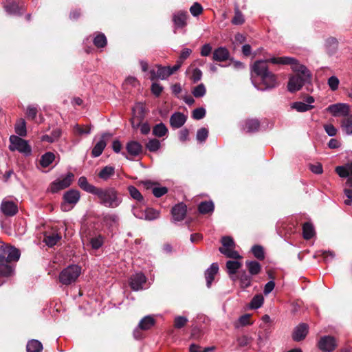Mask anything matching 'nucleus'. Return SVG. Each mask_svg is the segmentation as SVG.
I'll use <instances>...</instances> for the list:
<instances>
[{
    "label": "nucleus",
    "instance_id": "obj_1",
    "mask_svg": "<svg viewBox=\"0 0 352 352\" xmlns=\"http://www.w3.org/2000/svg\"><path fill=\"white\" fill-rule=\"evenodd\" d=\"M21 256L20 251L10 245L0 247V277H9L14 274L12 262H16Z\"/></svg>",
    "mask_w": 352,
    "mask_h": 352
},
{
    "label": "nucleus",
    "instance_id": "obj_2",
    "mask_svg": "<svg viewBox=\"0 0 352 352\" xmlns=\"http://www.w3.org/2000/svg\"><path fill=\"white\" fill-rule=\"evenodd\" d=\"M93 195L97 197L101 205L107 208H115L122 203V198L118 192L113 187L105 188L97 187Z\"/></svg>",
    "mask_w": 352,
    "mask_h": 352
},
{
    "label": "nucleus",
    "instance_id": "obj_3",
    "mask_svg": "<svg viewBox=\"0 0 352 352\" xmlns=\"http://www.w3.org/2000/svg\"><path fill=\"white\" fill-rule=\"evenodd\" d=\"M270 61L272 64L277 65H289L291 66L293 72L298 75H303L305 77H311V74L308 69L303 65L300 64L299 62L292 57L283 56V57H272L270 58Z\"/></svg>",
    "mask_w": 352,
    "mask_h": 352
},
{
    "label": "nucleus",
    "instance_id": "obj_4",
    "mask_svg": "<svg viewBox=\"0 0 352 352\" xmlns=\"http://www.w3.org/2000/svg\"><path fill=\"white\" fill-rule=\"evenodd\" d=\"M81 274V267L78 265H70L64 268L59 274L58 280L65 285H71L76 281Z\"/></svg>",
    "mask_w": 352,
    "mask_h": 352
},
{
    "label": "nucleus",
    "instance_id": "obj_5",
    "mask_svg": "<svg viewBox=\"0 0 352 352\" xmlns=\"http://www.w3.org/2000/svg\"><path fill=\"white\" fill-rule=\"evenodd\" d=\"M10 144L9 149L11 151H17L25 156H29L32 153L31 146L28 144V141L22 139L17 135H10L9 138Z\"/></svg>",
    "mask_w": 352,
    "mask_h": 352
},
{
    "label": "nucleus",
    "instance_id": "obj_6",
    "mask_svg": "<svg viewBox=\"0 0 352 352\" xmlns=\"http://www.w3.org/2000/svg\"><path fill=\"white\" fill-rule=\"evenodd\" d=\"M80 198V192L78 190L70 189L63 195V201L60 204V208L64 212L71 210L79 201Z\"/></svg>",
    "mask_w": 352,
    "mask_h": 352
},
{
    "label": "nucleus",
    "instance_id": "obj_7",
    "mask_svg": "<svg viewBox=\"0 0 352 352\" xmlns=\"http://www.w3.org/2000/svg\"><path fill=\"white\" fill-rule=\"evenodd\" d=\"M179 69V65H175L173 67H162L161 65H157V71L154 69L150 71L151 80L162 79L164 80L172 75L174 72Z\"/></svg>",
    "mask_w": 352,
    "mask_h": 352
},
{
    "label": "nucleus",
    "instance_id": "obj_8",
    "mask_svg": "<svg viewBox=\"0 0 352 352\" xmlns=\"http://www.w3.org/2000/svg\"><path fill=\"white\" fill-rule=\"evenodd\" d=\"M74 178V175L72 173H68L63 179H58L51 183L48 188V191L56 193L60 190L69 187Z\"/></svg>",
    "mask_w": 352,
    "mask_h": 352
},
{
    "label": "nucleus",
    "instance_id": "obj_9",
    "mask_svg": "<svg viewBox=\"0 0 352 352\" xmlns=\"http://www.w3.org/2000/svg\"><path fill=\"white\" fill-rule=\"evenodd\" d=\"M311 77H305L303 75L296 74L289 78L288 82V90L290 92H295L302 88L306 81Z\"/></svg>",
    "mask_w": 352,
    "mask_h": 352
},
{
    "label": "nucleus",
    "instance_id": "obj_10",
    "mask_svg": "<svg viewBox=\"0 0 352 352\" xmlns=\"http://www.w3.org/2000/svg\"><path fill=\"white\" fill-rule=\"evenodd\" d=\"M318 346L324 352H331L336 347V342L333 337L325 336L320 339Z\"/></svg>",
    "mask_w": 352,
    "mask_h": 352
},
{
    "label": "nucleus",
    "instance_id": "obj_11",
    "mask_svg": "<svg viewBox=\"0 0 352 352\" xmlns=\"http://www.w3.org/2000/svg\"><path fill=\"white\" fill-rule=\"evenodd\" d=\"M146 278L143 273H136L130 278V286L133 291H139L143 289V285L146 283Z\"/></svg>",
    "mask_w": 352,
    "mask_h": 352
},
{
    "label": "nucleus",
    "instance_id": "obj_12",
    "mask_svg": "<svg viewBox=\"0 0 352 352\" xmlns=\"http://www.w3.org/2000/svg\"><path fill=\"white\" fill-rule=\"evenodd\" d=\"M327 111L330 112L333 116H348L349 111V105L344 103H338L329 105Z\"/></svg>",
    "mask_w": 352,
    "mask_h": 352
},
{
    "label": "nucleus",
    "instance_id": "obj_13",
    "mask_svg": "<svg viewBox=\"0 0 352 352\" xmlns=\"http://www.w3.org/2000/svg\"><path fill=\"white\" fill-rule=\"evenodd\" d=\"M187 212V208L185 204L179 203L173 207L171 214L174 221H181L184 219Z\"/></svg>",
    "mask_w": 352,
    "mask_h": 352
},
{
    "label": "nucleus",
    "instance_id": "obj_14",
    "mask_svg": "<svg viewBox=\"0 0 352 352\" xmlns=\"http://www.w3.org/2000/svg\"><path fill=\"white\" fill-rule=\"evenodd\" d=\"M3 8L6 12L12 15H20L21 10H23V6H19L16 0H6L4 2Z\"/></svg>",
    "mask_w": 352,
    "mask_h": 352
},
{
    "label": "nucleus",
    "instance_id": "obj_15",
    "mask_svg": "<svg viewBox=\"0 0 352 352\" xmlns=\"http://www.w3.org/2000/svg\"><path fill=\"white\" fill-rule=\"evenodd\" d=\"M0 210L6 216H14L18 212V207L12 201L3 199L1 202Z\"/></svg>",
    "mask_w": 352,
    "mask_h": 352
},
{
    "label": "nucleus",
    "instance_id": "obj_16",
    "mask_svg": "<svg viewBox=\"0 0 352 352\" xmlns=\"http://www.w3.org/2000/svg\"><path fill=\"white\" fill-rule=\"evenodd\" d=\"M270 59L256 60L252 66V71L261 77L270 72V71L267 66V63H271Z\"/></svg>",
    "mask_w": 352,
    "mask_h": 352
},
{
    "label": "nucleus",
    "instance_id": "obj_17",
    "mask_svg": "<svg viewBox=\"0 0 352 352\" xmlns=\"http://www.w3.org/2000/svg\"><path fill=\"white\" fill-rule=\"evenodd\" d=\"M306 103L302 102H295L292 104V108L296 109L298 112H305L312 109L314 107L311 104L315 100L313 96L307 97Z\"/></svg>",
    "mask_w": 352,
    "mask_h": 352
},
{
    "label": "nucleus",
    "instance_id": "obj_18",
    "mask_svg": "<svg viewBox=\"0 0 352 352\" xmlns=\"http://www.w3.org/2000/svg\"><path fill=\"white\" fill-rule=\"evenodd\" d=\"M109 137H111V134L107 133L102 135L100 140L95 144L91 151V155L94 157H99L102 153L107 146L106 138Z\"/></svg>",
    "mask_w": 352,
    "mask_h": 352
},
{
    "label": "nucleus",
    "instance_id": "obj_19",
    "mask_svg": "<svg viewBox=\"0 0 352 352\" xmlns=\"http://www.w3.org/2000/svg\"><path fill=\"white\" fill-rule=\"evenodd\" d=\"M102 223L108 229H112L113 227H117L119 224V217L114 213L103 214L102 217Z\"/></svg>",
    "mask_w": 352,
    "mask_h": 352
},
{
    "label": "nucleus",
    "instance_id": "obj_20",
    "mask_svg": "<svg viewBox=\"0 0 352 352\" xmlns=\"http://www.w3.org/2000/svg\"><path fill=\"white\" fill-rule=\"evenodd\" d=\"M188 13L180 10L173 14V21L176 28H182L187 24Z\"/></svg>",
    "mask_w": 352,
    "mask_h": 352
},
{
    "label": "nucleus",
    "instance_id": "obj_21",
    "mask_svg": "<svg viewBox=\"0 0 352 352\" xmlns=\"http://www.w3.org/2000/svg\"><path fill=\"white\" fill-rule=\"evenodd\" d=\"M133 118L131 119L133 127H136L139 125L140 121L144 116V108L142 104H138L133 108Z\"/></svg>",
    "mask_w": 352,
    "mask_h": 352
},
{
    "label": "nucleus",
    "instance_id": "obj_22",
    "mask_svg": "<svg viewBox=\"0 0 352 352\" xmlns=\"http://www.w3.org/2000/svg\"><path fill=\"white\" fill-rule=\"evenodd\" d=\"M230 58V52L227 48L219 47L215 49L212 53V60L217 62H223Z\"/></svg>",
    "mask_w": 352,
    "mask_h": 352
},
{
    "label": "nucleus",
    "instance_id": "obj_23",
    "mask_svg": "<svg viewBox=\"0 0 352 352\" xmlns=\"http://www.w3.org/2000/svg\"><path fill=\"white\" fill-rule=\"evenodd\" d=\"M186 121V116L180 112L173 113L170 118V126L174 129L182 127Z\"/></svg>",
    "mask_w": 352,
    "mask_h": 352
},
{
    "label": "nucleus",
    "instance_id": "obj_24",
    "mask_svg": "<svg viewBox=\"0 0 352 352\" xmlns=\"http://www.w3.org/2000/svg\"><path fill=\"white\" fill-rule=\"evenodd\" d=\"M219 265L217 263H212L209 268L205 272V278L206 280V285L210 287L212 281L214 279V276L218 273Z\"/></svg>",
    "mask_w": 352,
    "mask_h": 352
},
{
    "label": "nucleus",
    "instance_id": "obj_25",
    "mask_svg": "<svg viewBox=\"0 0 352 352\" xmlns=\"http://www.w3.org/2000/svg\"><path fill=\"white\" fill-rule=\"evenodd\" d=\"M127 154L131 157L138 156L142 151V146L136 141H130L126 145Z\"/></svg>",
    "mask_w": 352,
    "mask_h": 352
},
{
    "label": "nucleus",
    "instance_id": "obj_26",
    "mask_svg": "<svg viewBox=\"0 0 352 352\" xmlns=\"http://www.w3.org/2000/svg\"><path fill=\"white\" fill-rule=\"evenodd\" d=\"M308 333V325L302 323L297 326L293 333V339L295 341L299 342L303 340Z\"/></svg>",
    "mask_w": 352,
    "mask_h": 352
},
{
    "label": "nucleus",
    "instance_id": "obj_27",
    "mask_svg": "<svg viewBox=\"0 0 352 352\" xmlns=\"http://www.w3.org/2000/svg\"><path fill=\"white\" fill-rule=\"evenodd\" d=\"M261 80L266 89L274 88L278 85L276 76L271 72L261 76Z\"/></svg>",
    "mask_w": 352,
    "mask_h": 352
},
{
    "label": "nucleus",
    "instance_id": "obj_28",
    "mask_svg": "<svg viewBox=\"0 0 352 352\" xmlns=\"http://www.w3.org/2000/svg\"><path fill=\"white\" fill-rule=\"evenodd\" d=\"M61 239V235L56 232H46L43 241L48 247H53Z\"/></svg>",
    "mask_w": 352,
    "mask_h": 352
},
{
    "label": "nucleus",
    "instance_id": "obj_29",
    "mask_svg": "<svg viewBox=\"0 0 352 352\" xmlns=\"http://www.w3.org/2000/svg\"><path fill=\"white\" fill-rule=\"evenodd\" d=\"M260 126V122L256 119H249L245 120L243 125L242 129L247 133H253L258 130Z\"/></svg>",
    "mask_w": 352,
    "mask_h": 352
},
{
    "label": "nucleus",
    "instance_id": "obj_30",
    "mask_svg": "<svg viewBox=\"0 0 352 352\" xmlns=\"http://www.w3.org/2000/svg\"><path fill=\"white\" fill-rule=\"evenodd\" d=\"M78 184L81 189L92 195L97 188L96 186L89 184L87 179L84 176L79 177Z\"/></svg>",
    "mask_w": 352,
    "mask_h": 352
},
{
    "label": "nucleus",
    "instance_id": "obj_31",
    "mask_svg": "<svg viewBox=\"0 0 352 352\" xmlns=\"http://www.w3.org/2000/svg\"><path fill=\"white\" fill-rule=\"evenodd\" d=\"M341 129L346 135H352V115H348L342 119Z\"/></svg>",
    "mask_w": 352,
    "mask_h": 352
},
{
    "label": "nucleus",
    "instance_id": "obj_32",
    "mask_svg": "<svg viewBox=\"0 0 352 352\" xmlns=\"http://www.w3.org/2000/svg\"><path fill=\"white\" fill-rule=\"evenodd\" d=\"M155 323V319L151 316H146L144 317L138 324V328L142 330H148Z\"/></svg>",
    "mask_w": 352,
    "mask_h": 352
},
{
    "label": "nucleus",
    "instance_id": "obj_33",
    "mask_svg": "<svg viewBox=\"0 0 352 352\" xmlns=\"http://www.w3.org/2000/svg\"><path fill=\"white\" fill-rule=\"evenodd\" d=\"M214 209V206L212 201H201L198 206L199 212L203 214L212 213Z\"/></svg>",
    "mask_w": 352,
    "mask_h": 352
},
{
    "label": "nucleus",
    "instance_id": "obj_34",
    "mask_svg": "<svg viewBox=\"0 0 352 352\" xmlns=\"http://www.w3.org/2000/svg\"><path fill=\"white\" fill-rule=\"evenodd\" d=\"M115 174V168L111 166H106L98 173V177L104 181H107Z\"/></svg>",
    "mask_w": 352,
    "mask_h": 352
},
{
    "label": "nucleus",
    "instance_id": "obj_35",
    "mask_svg": "<svg viewBox=\"0 0 352 352\" xmlns=\"http://www.w3.org/2000/svg\"><path fill=\"white\" fill-rule=\"evenodd\" d=\"M235 248H219V252L228 258L239 259L241 258V256L237 251L234 250Z\"/></svg>",
    "mask_w": 352,
    "mask_h": 352
},
{
    "label": "nucleus",
    "instance_id": "obj_36",
    "mask_svg": "<svg viewBox=\"0 0 352 352\" xmlns=\"http://www.w3.org/2000/svg\"><path fill=\"white\" fill-rule=\"evenodd\" d=\"M315 234V230L314 226L309 223L306 222L302 226V236L305 239L309 240L311 239Z\"/></svg>",
    "mask_w": 352,
    "mask_h": 352
},
{
    "label": "nucleus",
    "instance_id": "obj_37",
    "mask_svg": "<svg viewBox=\"0 0 352 352\" xmlns=\"http://www.w3.org/2000/svg\"><path fill=\"white\" fill-rule=\"evenodd\" d=\"M55 160V155L52 152L43 154L40 160V164L43 168L48 167Z\"/></svg>",
    "mask_w": 352,
    "mask_h": 352
},
{
    "label": "nucleus",
    "instance_id": "obj_38",
    "mask_svg": "<svg viewBox=\"0 0 352 352\" xmlns=\"http://www.w3.org/2000/svg\"><path fill=\"white\" fill-rule=\"evenodd\" d=\"M15 133L21 137H25L27 135L26 123L24 119H19L14 126Z\"/></svg>",
    "mask_w": 352,
    "mask_h": 352
},
{
    "label": "nucleus",
    "instance_id": "obj_39",
    "mask_svg": "<svg viewBox=\"0 0 352 352\" xmlns=\"http://www.w3.org/2000/svg\"><path fill=\"white\" fill-rule=\"evenodd\" d=\"M27 352H41L43 344L37 340L29 341L26 346Z\"/></svg>",
    "mask_w": 352,
    "mask_h": 352
},
{
    "label": "nucleus",
    "instance_id": "obj_40",
    "mask_svg": "<svg viewBox=\"0 0 352 352\" xmlns=\"http://www.w3.org/2000/svg\"><path fill=\"white\" fill-rule=\"evenodd\" d=\"M245 265L251 275H256L261 272V266L257 261H247Z\"/></svg>",
    "mask_w": 352,
    "mask_h": 352
},
{
    "label": "nucleus",
    "instance_id": "obj_41",
    "mask_svg": "<svg viewBox=\"0 0 352 352\" xmlns=\"http://www.w3.org/2000/svg\"><path fill=\"white\" fill-rule=\"evenodd\" d=\"M325 47L329 54H334L338 48V41L335 38H329L326 40Z\"/></svg>",
    "mask_w": 352,
    "mask_h": 352
},
{
    "label": "nucleus",
    "instance_id": "obj_42",
    "mask_svg": "<svg viewBox=\"0 0 352 352\" xmlns=\"http://www.w3.org/2000/svg\"><path fill=\"white\" fill-rule=\"evenodd\" d=\"M92 249L98 250L104 243V237L101 234L91 238L89 241Z\"/></svg>",
    "mask_w": 352,
    "mask_h": 352
},
{
    "label": "nucleus",
    "instance_id": "obj_43",
    "mask_svg": "<svg viewBox=\"0 0 352 352\" xmlns=\"http://www.w3.org/2000/svg\"><path fill=\"white\" fill-rule=\"evenodd\" d=\"M167 132L168 129L163 123L156 124L153 129V134L159 138L164 136Z\"/></svg>",
    "mask_w": 352,
    "mask_h": 352
},
{
    "label": "nucleus",
    "instance_id": "obj_44",
    "mask_svg": "<svg viewBox=\"0 0 352 352\" xmlns=\"http://www.w3.org/2000/svg\"><path fill=\"white\" fill-rule=\"evenodd\" d=\"M336 173L340 177L343 178H347L348 177L352 175V172L349 169V164L346 166H340L336 168Z\"/></svg>",
    "mask_w": 352,
    "mask_h": 352
},
{
    "label": "nucleus",
    "instance_id": "obj_45",
    "mask_svg": "<svg viewBox=\"0 0 352 352\" xmlns=\"http://www.w3.org/2000/svg\"><path fill=\"white\" fill-rule=\"evenodd\" d=\"M264 302V298L262 294H257L252 299L250 307L252 309L260 308Z\"/></svg>",
    "mask_w": 352,
    "mask_h": 352
},
{
    "label": "nucleus",
    "instance_id": "obj_46",
    "mask_svg": "<svg viewBox=\"0 0 352 352\" xmlns=\"http://www.w3.org/2000/svg\"><path fill=\"white\" fill-rule=\"evenodd\" d=\"M245 22L244 16L236 6L234 8V16L232 19V23L236 25H242Z\"/></svg>",
    "mask_w": 352,
    "mask_h": 352
},
{
    "label": "nucleus",
    "instance_id": "obj_47",
    "mask_svg": "<svg viewBox=\"0 0 352 352\" xmlns=\"http://www.w3.org/2000/svg\"><path fill=\"white\" fill-rule=\"evenodd\" d=\"M74 133L78 135H89L91 133V126H85V127H82V126L76 124L74 126Z\"/></svg>",
    "mask_w": 352,
    "mask_h": 352
},
{
    "label": "nucleus",
    "instance_id": "obj_48",
    "mask_svg": "<svg viewBox=\"0 0 352 352\" xmlns=\"http://www.w3.org/2000/svg\"><path fill=\"white\" fill-rule=\"evenodd\" d=\"M160 216V212L151 208H146L144 212V219L152 221L157 219Z\"/></svg>",
    "mask_w": 352,
    "mask_h": 352
},
{
    "label": "nucleus",
    "instance_id": "obj_49",
    "mask_svg": "<svg viewBox=\"0 0 352 352\" xmlns=\"http://www.w3.org/2000/svg\"><path fill=\"white\" fill-rule=\"evenodd\" d=\"M241 267V263L237 261H228L226 263V267L230 274H235Z\"/></svg>",
    "mask_w": 352,
    "mask_h": 352
},
{
    "label": "nucleus",
    "instance_id": "obj_50",
    "mask_svg": "<svg viewBox=\"0 0 352 352\" xmlns=\"http://www.w3.org/2000/svg\"><path fill=\"white\" fill-rule=\"evenodd\" d=\"M240 286L245 289L251 285L252 277L248 275L245 272H243L239 276Z\"/></svg>",
    "mask_w": 352,
    "mask_h": 352
},
{
    "label": "nucleus",
    "instance_id": "obj_51",
    "mask_svg": "<svg viewBox=\"0 0 352 352\" xmlns=\"http://www.w3.org/2000/svg\"><path fill=\"white\" fill-rule=\"evenodd\" d=\"M188 322V319L185 316H177L174 318V327L179 329L184 327Z\"/></svg>",
    "mask_w": 352,
    "mask_h": 352
},
{
    "label": "nucleus",
    "instance_id": "obj_52",
    "mask_svg": "<svg viewBox=\"0 0 352 352\" xmlns=\"http://www.w3.org/2000/svg\"><path fill=\"white\" fill-rule=\"evenodd\" d=\"M107 38L105 35L102 33L98 34L94 38V44L97 47H104L107 45Z\"/></svg>",
    "mask_w": 352,
    "mask_h": 352
},
{
    "label": "nucleus",
    "instance_id": "obj_53",
    "mask_svg": "<svg viewBox=\"0 0 352 352\" xmlns=\"http://www.w3.org/2000/svg\"><path fill=\"white\" fill-rule=\"evenodd\" d=\"M252 252L258 260H263L265 258L264 250L262 246L255 245L252 248Z\"/></svg>",
    "mask_w": 352,
    "mask_h": 352
},
{
    "label": "nucleus",
    "instance_id": "obj_54",
    "mask_svg": "<svg viewBox=\"0 0 352 352\" xmlns=\"http://www.w3.org/2000/svg\"><path fill=\"white\" fill-rule=\"evenodd\" d=\"M128 190H129V192L131 197L133 199H134L138 201H142L143 200L142 195H141V193L138 190V189L137 188H135V186H129L128 187Z\"/></svg>",
    "mask_w": 352,
    "mask_h": 352
},
{
    "label": "nucleus",
    "instance_id": "obj_55",
    "mask_svg": "<svg viewBox=\"0 0 352 352\" xmlns=\"http://www.w3.org/2000/svg\"><path fill=\"white\" fill-rule=\"evenodd\" d=\"M206 89L204 85L201 83L193 89L192 94L195 98H201L206 94Z\"/></svg>",
    "mask_w": 352,
    "mask_h": 352
},
{
    "label": "nucleus",
    "instance_id": "obj_56",
    "mask_svg": "<svg viewBox=\"0 0 352 352\" xmlns=\"http://www.w3.org/2000/svg\"><path fill=\"white\" fill-rule=\"evenodd\" d=\"M146 147L148 151L155 152L160 148V142L157 139H151L147 142Z\"/></svg>",
    "mask_w": 352,
    "mask_h": 352
},
{
    "label": "nucleus",
    "instance_id": "obj_57",
    "mask_svg": "<svg viewBox=\"0 0 352 352\" xmlns=\"http://www.w3.org/2000/svg\"><path fill=\"white\" fill-rule=\"evenodd\" d=\"M192 52V50L190 49H188V48H185L184 49L182 52H181V54L179 57V59L177 60V63L175 65H179V68L181 67L182 65L183 64L184 61L189 57V56L190 55Z\"/></svg>",
    "mask_w": 352,
    "mask_h": 352
},
{
    "label": "nucleus",
    "instance_id": "obj_58",
    "mask_svg": "<svg viewBox=\"0 0 352 352\" xmlns=\"http://www.w3.org/2000/svg\"><path fill=\"white\" fill-rule=\"evenodd\" d=\"M208 136V131L207 129L203 127L199 129L196 135L197 141L199 142H205Z\"/></svg>",
    "mask_w": 352,
    "mask_h": 352
},
{
    "label": "nucleus",
    "instance_id": "obj_59",
    "mask_svg": "<svg viewBox=\"0 0 352 352\" xmlns=\"http://www.w3.org/2000/svg\"><path fill=\"white\" fill-rule=\"evenodd\" d=\"M190 12L193 16H198L202 13L203 8L200 3L195 2L190 8Z\"/></svg>",
    "mask_w": 352,
    "mask_h": 352
},
{
    "label": "nucleus",
    "instance_id": "obj_60",
    "mask_svg": "<svg viewBox=\"0 0 352 352\" xmlns=\"http://www.w3.org/2000/svg\"><path fill=\"white\" fill-rule=\"evenodd\" d=\"M206 116V110L203 107L197 108L193 110L192 117L195 120H201Z\"/></svg>",
    "mask_w": 352,
    "mask_h": 352
},
{
    "label": "nucleus",
    "instance_id": "obj_61",
    "mask_svg": "<svg viewBox=\"0 0 352 352\" xmlns=\"http://www.w3.org/2000/svg\"><path fill=\"white\" fill-rule=\"evenodd\" d=\"M38 113V107L35 105H29L27 107L26 114L31 120H34Z\"/></svg>",
    "mask_w": 352,
    "mask_h": 352
},
{
    "label": "nucleus",
    "instance_id": "obj_62",
    "mask_svg": "<svg viewBox=\"0 0 352 352\" xmlns=\"http://www.w3.org/2000/svg\"><path fill=\"white\" fill-rule=\"evenodd\" d=\"M168 192V188L164 186H157L154 187L152 190V192L153 195L156 197H161L162 196L166 194Z\"/></svg>",
    "mask_w": 352,
    "mask_h": 352
},
{
    "label": "nucleus",
    "instance_id": "obj_63",
    "mask_svg": "<svg viewBox=\"0 0 352 352\" xmlns=\"http://www.w3.org/2000/svg\"><path fill=\"white\" fill-rule=\"evenodd\" d=\"M221 248H235V243L230 236H223L221 239Z\"/></svg>",
    "mask_w": 352,
    "mask_h": 352
},
{
    "label": "nucleus",
    "instance_id": "obj_64",
    "mask_svg": "<svg viewBox=\"0 0 352 352\" xmlns=\"http://www.w3.org/2000/svg\"><path fill=\"white\" fill-rule=\"evenodd\" d=\"M252 341V338L243 335L237 339V342L240 346L249 345Z\"/></svg>",
    "mask_w": 352,
    "mask_h": 352
}]
</instances>
